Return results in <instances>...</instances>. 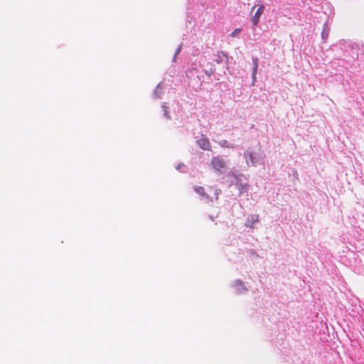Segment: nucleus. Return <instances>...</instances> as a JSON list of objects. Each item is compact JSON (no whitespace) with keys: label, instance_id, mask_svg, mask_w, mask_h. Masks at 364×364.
<instances>
[{"label":"nucleus","instance_id":"nucleus-1","mask_svg":"<svg viewBox=\"0 0 364 364\" xmlns=\"http://www.w3.org/2000/svg\"><path fill=\"white\" fill-rule=\"evenodd\" d=\"M211 165L217 171H221L225 167V162L220 156H215L211 159Z\"/></svg>","mask_w":364,"mask_h":364},{"label":"nucleus","instance_id":"nucleus-7","mask_svg":"<svg viewBox=\"0 0 364 364\" xmlns=\"http://www.w3.org/2000/svg\"><path fill=\"white\" fill-rule=\"evenodd\" d=\"M249 156V159L251 161L252 165H255L257 163V158L255 156V154L253 152H247V154Z\"/></svg>","mask_w":364,"mask_h":364},{"label":"nucleus","instance_id":"nucleus-13","mask_svg":"<svg viewBox=\"0 0 364 364\" xmlns=\"http://www.w3.org/2000/svg\"><path fill=\"white\" fill-rule=\"evenodd\" d=\"M255 6H253V7L252 8V11L255 9Z\"/></svg>","mask_w":364,"mask_h":364},{"label":"nucleus","instance_id":"nucleus-11","mask_svg":"<svg viewBox=\"0 0 364 364\" xmlns=\"http://www.w3.org/2000/svg\"><path fill=\"white\" fill-rule=\"evenodd\" d=\"M226 144H227V141H224L223 144H222V146L229 147V146L226 145Z\"/></svg>","mask_w":364,"mask_h":364},{"label":"nucleus","instance_id":"nucleus-8","mask_svg":"<svg viewBox=\"0 0 364 364\" xmlns=\"http://www.w3.org/2000/svg\"><path fill=\"white\" fill-rule=\"evenodd\" d=\"M224 58H226L225 53L223 52H218L217 55V58L215 59L216 63L218 64L221 63Z\"/></svg>","mask_w":364,"mask_h":364},{"label":"nucleus","instance_id":"nucleus-9","mask_svg":"<svg viewBox=\"0 0 364 364\" xmlns=\"http://www.w3.org/2000/svg\"><path fill=\"white\" fill-rule=\"evenodd\" d=\"M241 31V28H235L232 32V33L230 34V36L232 37H236Z\"/></svg>","mask_w":364,"mask_h":364},{"label":"nucleus","instance_id":"nucleus-10","mask_svg":"<svg viewBox=\"0 0 364 364\" xmlns=\"http://www.w3.org/2000/svg\"><path fill=\"white\" fill-rule=\"evenodd\" d=\"M205 74L208 76H211L214 72H215V69L213 68H210L208 70H205Z\"/></svg>","mask_w":364,"mask_h":364},{"label":"nucleus","instance_id":"nucleus-3","mask_svg":"<svg viewBox=\"0 0 364 364\" xmlns=\"http://www.w3.org/2000/svg\"><path fill=\"white\" fill-rule=\"evenodd\" d=\"M197 144L200 149L207 151H211V144L208 138L204 134H201L200 138L197 140Z\"/></svg>","mask_w":364,"mask_h":364},{"label":"nucleus","instance_id":"nucleus-12","mask_svg":"<svg viewBox=\"0 0 364 364\" xmlns=\"http://www.w3.org/2000/svg\"><path fill=\"white\" fill-rule=\"evenodd\" d=\"M164 110L165 114L166 115L167 114V107L166 106H164Z\"/></svg>","mask_w":364,"mask_h":364},{"label":"nucleus","instance_id":"nucleus-2","mask_svg":"<svg viewBox=\"0 0 364 364\" xmlns=\"http://www.w3.org/2000/svg\"><path fill=\"white\" fill-rule=\"evenodd\" d=\"M264 11V6L263 4H259L257 11H255L254 16L251 18V22L252 23L253 27L257 26L259 18L261 15L263 14Z\"/></svg>","mask_w":364,"mask_h":364},{"label":"nucleus","instance_id":"nucleus-5","mask_svg":"<svg viewBox=\"0 0 364 364\" xmlns=\"http://www.w3.org/2000/svg\"><path fill=\"white\" fill-rule=\"evenodd\" d=\"M253 69H252V85H255V83L256 82V75L257 73V68H258V59L257 58H253Z\"/></svg>","mask_w":364,"mask_h":364},{"label":"nucleus","instance_id":"nucleus-6","mask_svg":"<svg viewBox=\"0 0 364 364\" xmlns=\"http://www.w3.org/2000/svg\"><path fill=\"white\" fill-rule=\"evenodd\" d=\"M194 190L196 191V193H198V195L205 198H208L209 196L207 193H205V190H204V188L202 187V186H196L194 188Z\"/></svg>","mask_w":364,"mask_h":364},{"label":"nucleus","instance_id":"nucleus-4","mask_svg":"<svg viewBox=\"0 0 364 364\" xmlns=\"http://www.w3.org/2000/svg\"><path fill=\"white\" fill-rule=\"evenodd\" d=\"M259 221V215H252L247 217L245 225L246 227L253 228L254 225Z\"/></svg>","mask_w":364,"mask_h":364}]
</instances>
